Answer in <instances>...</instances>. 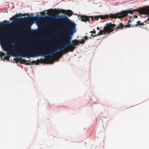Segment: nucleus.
Segmentation results:
<instances>
[{"mask_svg": "<svg viewBox=\"0 0 149 149\" xmlns=\"http://www.w3.org/2000/svg\"><path fill=\"white\" fill-rule=\"evenodd\" d=\"M5 56V54L4 52H0V56L1 57V58H2V56Z\"/></svg>", "mask_w": 149, "mask_h": 149, "instance_id": "dca6fc26", "label": "nucleus"}, {"mask_svg": "<svg viewBox=\"0 0 149 149\" xmlns=\"http://www.w3.org/2000/svg\"><path fill=\"white\" fill-rule=\"evenodd\" d=\"M63 12L65 15H66L69 17H70L72 15L73 13V12L70 10H63Z\"/></svg>", "mask_w": 149, "mask_h": 149, "instance_id": "9d476101", "label": "nucleus"}, {"mask_svg": "<svg viewBox=\"0 0 149 149\" xmlns=\"http://www.w3.org/2000/svg\"><path fill=\"white\" fill-rule=\"evenodd\" d=\"M35 63V61H32V62H30L26 63V62H25V63L26 65H29L30 64L32 65L34 63Z\"/></svg>", "mask_w": 149, "mask_h": 149, "instance_id": "2eb2a0df", "label": "nucleus"}, {"mask_svg": "<svg viewBox=\"0 0 149 149\" xmlns=\"http://www.w3.org/2000/svg\"><path fill=\"white\" fill-rule=\"evenodd\" d=\"M72 31L73 32H74V23H73L72 26Z\"/></svg>", "mask_w": 149, "mask_h": 149, "instance_id": "f3484780", "label": "nucleus"}, {"mask_svg": "<svg viewBox=\"0 0 149 149\" xmlns=\"http://www.w3.org/2000/svg\"><path fill=\"white\" fill-rule=\"evenodd\" d=\"M116 26V25L114 24H112L110 23L108 24H107V26L104 27V30H100L98 34V35L104 34L106 33H109L113 31V28Z\"/></svg>", "mask_w": 149, "mask_h": 149, "instance_id": "39448f33", "label": "nucleus"}, {"mask_svg": "<svg viewBox=\"0 0 149 149\" xmlns=\"http://www.w3.org/2000/svg\"><path fill=\"white\" fill-rule=\"evenodd\" d=\"M52 43H48L47 45H50V44H51Z\"/></svg>", "mask_w": 149, "mask_h": 149, "instance_id": "393cba45", "label": "nucleus"}, {"mask_svg": "<svg viewBox=\"0 0 149 149\" xmlns=\"http://www.w3.org/2000/svg\"><path fill=\"white\" fill-rule=\"evenodd\" d=\"M58 17H60V19L68 21L69 20L68 17L65 15H60Z\"/></svg>", "mask_w": 149, "mask_h": 149, "instance_id": "9b49d317", "label": "nucleus"}, {"mask_svg": "<svg viewBox=\"0 0 149 149\" xmlns=\"http://www.w3.org/2000/svg\"><path fill=\"white\" fill-rule=\"evenodd\" d=\"M90 33L95 34V35H94L92 34H91V36H93V37H94L97 36V34L96 35L95 34V30L94 29V31H91L90 32Z\"/></svg>", "mask_w": 149, "mask_h": 149, "instance_id": "4468645a", "label": "nucleus"}, {"mask_svg": "<svg viewBox=\"0 0 149 149\" xmlns=\"http://www.w3.org/2000/svg\"><path fill=\"white\" fill-rule=\"evenodd\" d=\"M13 43V42L9 40L1 45L3 51H6L9 55L13 56H20L22 57H27L28 58H29L30 57L36 56L39 55L45 56V53L47 52L45 47L43 46L40 48V50L39 51L40 54H37L33 55L32 52L30 51V49L29 48L26 49L25 50L19 53L18 50L19 46L18 44L16 43L13 45H11Z\"/></svg>", "mask_w": 149, "mask_h": 149, "instance_id": "f257e3e1", "label": "nucleus"}, {"mask_svg": "<svg viewBox=\"0 0 149 149\" xmlns=\"http://www.w3.org/2000/svg\"><path fill=\"white\" fill-rule=\"evenodd\" d=\"M131 24H129L128 25H127V24L126 25L124 26V27H128V28L130 27L131 26Z\"/></svg>", "mask_w": 149, "mask_h": 149, "instance_id": "aec40b11", "label": "nucleus"}, {"mask_svg": "<svg viewBox=\"0 0 149 149\" xmlns=\"http://www.w3.org/2000/svg\"><path fill=\"white\" fill-rule=\"evenodd\" d=\"M140 25H143V23H140Z\"/></svg>", "mask_w": 149, "mask_h": 149, "instance_id": "b1692460", "label": "nucleus"}, {"mask_svg": "<svg viewBox=\"0 0 149 149\" xmlns=\"http://www.w3.org/2000/svg\"><path fill=\"white\" fill-rule=\"evenodd\" d=\"M72 27L70 25L69 23H67V25L64 27V29L66 30H69Z\"/></svg>", "mask_w": 149, "mask_h": 149, "instance_id": "ddd939ff", "label": "nucleus"}, {"mask_svg": "<svg viewBox=\"0 0 149 149\" xmlns=\"http://www.w3.org/2000/svg\"><path fill=\"white\" fill-rule=\"evenodd\" d=\"M45 16L46 17H47V15H46Z\"/></svg>", "mask_w": 149, "mask_h": 149, "instance_id": "c756f323", "label": "nucleus"}, {"mask_svg": "<svg viewBox=\"0 0 149 149\" xmlns=\"http://www.w3.org/2000/svg\"><path fill=\"white\" fill-rule=\"evenodd\" d=\"M10 56L9 55H7V56H5L4 58V59H6L8 60H9L10 58Z\"/></svg>", "mask_w": 149, "mask_h": 149, "instance_id": "6ab92c4d", "label": "nucleus"}, {"mask_svg": "<svg viewBox=\"0 0 149 149\" xmlns=\"http://www.w3.org/2000/svg\"><path fill=\"white\" fill-rule=\"evenodd\" d=\"M76 28H75V33H76Z\"/></svg>", "mask_w": 149, "mask_h": 149, "instance_id": "cd10ccee", "label": "nucleus"}, {"mask_svg": "<svg viewBox=\"0 0 149 149\" xmlns=\"http://www.w3.org/2000/svg\"><path fill=\"white\" fill-rule=\"evenodd\" d=\"M17 15H18V13H17Z\"/></svg>", "mask_w": 149, "mask_h": 149, "instance_id": "7c9ffc66", "label": "nucleus"}, {"mask_svg": "<svg viewBox=\"0 0 149 149\" xmlns=\"http://www.w3.org/2000/svg\"><path fill=\"white\" fill-rule=\"evenodd\" d=\"M134 18H137V16L136 15H134Z\"/></svg>", "mask_w": 149, "mask_h": 149, "instance_id": "5701e85b", "label": "nucleus"}, {"mask_svg": "<svg viewBox=\"0 0 149 149\" xmlns=\"http://www.w3.org/2000/svg\"><path fill=\"white\" fill-rule=\"evenodd\" d=\"M83 39H82L81 40H77L75 39V46L77 45H79V44H84V43L85 40L88 39V38L87 37L85 36V37H83Z\"/></svg>", "mask_w": 149, "mask_h": 149, "instance_id": "0eeeda50", "label": "nucleus"}, {"mask_svg": "<svg viewBox=\"0 0 149 149\" xmlns=\"http://www.w3.org/2000/svg\"><path fill=\"white\" fill-rule=\"evenodd\" d=\"M7 24L2 23H1L0 24V44L1 45L7 41L12 39L16 35L15 33L13 31L7 33L5 29H1Z\"/></svg>", "mask_w": 149, "mask_h": 149, "instance_id": "20e7f679", "label": "nucleus"}, {"mask_svg": "<svg viewBox=\"0 0 149 149\" xmlns=\"http://www.w3.org/2000/svg\"><path fill=\"white\" fill-rule=\"evenodd\" d=\"M37 61H38V62H39V59H38L37 60Z\"/></svg>", "mask_w": 149, "mask_h": 149, "instance_id": "c85d7f7f", "label": "nucleus"}, {"mask_svg": "<svg viewBox=\"0 0 149 149\" xmlns=\"http://www.w3.org/2000/svg\"><path fill=\"white\" fill-rule=\"evenodd\" d=\"M78 19H80L82 21H83L87 22V21H88V23H90V20L89 19L88 16H86L84 15H82L79 17H78Z\"/></svg>", "mask_w": 149, "mask_h": 149, "instance_id": "6e6552de", "label": "nucleus"}, {"mask_svg": "<svg viewBox=\"0 0 149 149\" xmlns=\"http://www.w3.org/2000/svg\"><path fill=\"white\" fill-rule=\"evenodd\" d=\"M97 30H98V29H99L98 27H97Z\"/></svg>", "mask_w": 149, "mask_h": 149, "instance_id": "bb28decb", "label": "nucleus"}, {"mask_svg": "<svg viewBox=\"0 0 149 149\" xmlns=\"http://www.w3.org/2000/svg\"><path fill=\"white\" fill-rule=\"evenodd\" d=\"M124 26L123 24L121 23H120L116 27V29H123V28L124 27Z\"/></svg>", "mask_w": 149, "mask_h": 149, "instance_id": "f8f14e48", "label": "nucleus"}, {"mask_svg": "<svg viewBox=\"0 0 149 149\" xmlns=\"http://www.w3.org/2000/svg\"><path fill=\"white\" fill-rule=\"evenodd\" d=\"M71 37L69 36H67L63 40L59 45L58 47H55L52 45L51 47L48 48L51 50V52L49 53H45V56H49V55H54L57 52L58 50L60 51H64L65 53H67L68 51H73L74 49V40H73L72 42L73 45L71 44L70 40Z\"/></svg>", "mask_w": 149, "mask_h": 149, "instance_id": "7ed1b4c3", "label": "nucleus"}, {"mask_svg": "<svg viewBox=\"0 0 149 149\" xmlns=\"http://www.w3.org/2000/svg\"><path fill=\"white\" fill-rule=\"evenodd\" d=\"M88 17H89V19L90 18H91V20L92 21H93V18H94L93 16H88Z\"/></svg>", "mask_w": 149, "mask_h": 149, "instance_id": "4be33fe9", "label": "nucleus"}, {"mask_svg": "<svg viewBox=\"0 0 149 149\" xmlns=\"http://www.w3.org/2000/svg\"><path fill=\"white\" fill-rule=\"evenodd\" d=\"M134 11H137L140 14H147V16L148 17V15H149V11L148 9V6L145 8L143 7L138 10L135 9L132 10H123L119 13L117 14H110L109 15H100L95 16H94V18L95 19V20H97L100 18L101 19H105V18H119L122 19L124 17L127 16L128 14L130 13L131 14L134 12Z\"/></svg>", "mask_w": 149, "mask_h": 149, "instance_id": "f03ea898", "label": "nucleus"}, {"mask_svg": "<svg viewBox=\"0 0 149 149\" xmlns=\"http://www.w3.org/2000/svg\"><path fill=\"white\" fill-rule=\"evenodd\" d=\"M21 61V63H25L26 62V60L23 59L22 58H21L20 59Z\"/></svg>", "mask_w": 149, "mask_h": 149, "instance_id": "a211bd4d", "label": "nucleus"}, {"mask_svg": "<svg viewBox=\"0 0 149 149\" xmlns=\"http://www.w3.org/2000/svg\"><path fill=\"white\" fill-rule=\"evenodd\" d=\"M33 15L32 14H31L30 15H29L28 16L29 17H25L21 19L16 18L14 20V22L12 24H14L18 22H26L28 21L29 19H32L34 18V17L32 16Z\"/></svg>", "mask_w": 149, "mask_h": 149, "instance_id": "423d86ee", "label": "nucleus"}, {"mask_svg": "<svg viewBox=\"0 0 149 149\" xmlns=\"http://www.w3.org/2000/svg\"><path fill=\"white\" fill-rule=\"evenodd\" d=\"M140 23V21H138L136 22V24L135 25L137 26H138L139 25Z\"/></svg>", "mask_w": 149, "mask_h": 149, "instance_id": "412c9836", "label": "nucleus"}, {"mask_svg": "<svg viewBox=\"0 0 149 149\" xmlns=\"http://www.w3.org/2000/svg\"><path fill=\"white\" fill-rule=\"evenodd\" d=\"M32 25V24L31 25H29L27 23H26V27L22 28L20 31V33L24 34L26 33V30H30V27Z\"/></svg>", "mask_w": 149, "mask_h": 149, "instance_id": "1a4fd4ad", "label": "nucleus"}, {"mask_svg": "<svg viewBox=\"0 0 149 149\" xmlns=\"http://www.w3.org/2000/svg\"><path fill=\"white\" fill-rule=\"evenodd\" d=\"M130 20H129V21L127 22V24H129V23H130Z\"/></svg>", "mask_w": 149, "mask_h": 149, "instance_id": "a878e982", "label": "nucleus"}]
</instances>
